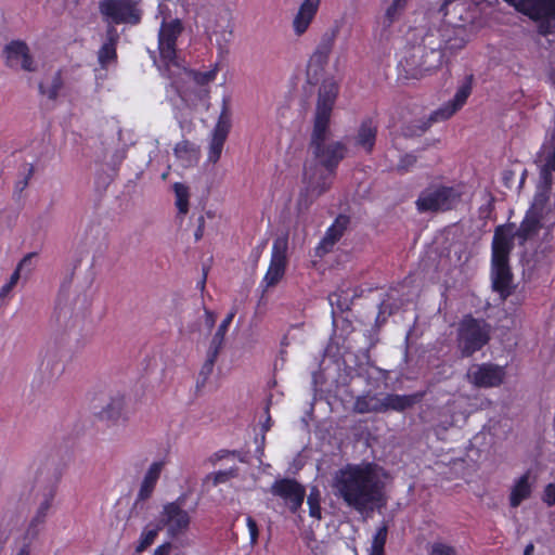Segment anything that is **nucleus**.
<instances>
[{
    "mask_svg": "<svg viewBox=\"0 0 555 555\" xmlns=\"http://www.w3.org/2000/svg\"><path fill=\"white\" fill-rule=\"evenodd\" d=\"M164 465L165 463L163 461L154 462L151 464L142 480L134 506H137L139 502L145 501L152 495Z\"/></svg>",
    "mask_w": 555,
    "mask_h": 555,
    "instance_id": "nucleus-24",
    "label": "nucleus"
},
{
    "mask_svg": "<svg viewBox=\"0 0 555 555\" xmlns=\"http://www.w3.org/2000/svg\"><path fill=\"white\" fill-rule=\"evenodd\" d=\"M328 300L332 307H336L341 312L349 309L348 298L339 293L331 294Z\"/></svg>",
    "mask_w": 555,
    "mask_h": 555,
    "instance_id": "nucleus-47",
    "label": "nucleus"
},
{
    "mask_svg": "<svg viewBox=\"0 0 555 555\" xmlns=\"http://www.w3.org/2000/svg\"><path fill=\"white\" fill-rule=\"evenodd\" d=\"M46 516L35 513L29 521L26 534L30 538H36L40 531V527L46 522Z\"/></svg>",
    "mask_w": 555,
    "mask_h": 555,
    "instance_id": "nucleus-44",
    "label": "nucleus"
},
{
    "mask_svg": "<svg viewBox=\"0 0 555 555\" xmlns=\"http://www.w3.org/2000/svg\"><path fill=\"white\" fill-rule=\"evenodd\" d=\"M426 551L427 555H459V551L454 545L441 539L428 543Z\"/></svg>",
    "mask_w": 555,
    "mask_h": 555,
    "instance_id": "nucleus-35",
    "label": "nucleus"
},
{
    "mask_svg": "<svg viewBox=\"0 0 555 555\" xmlns=\"http://www.w3.org/2000/svg\"><path fill=\"white\" fill-rule=\"evenodd\" d=\"M125 408V398L122 396H116L111 398L106 405L100 412V416L103 420L116 421L120 417Z\"/></svg>",
    "mask_w": 555,
    "mask_h": 555,
    "instance_id": "nucleus-31",
    "label": "nucleus"
},
{
    "mask_svg": "<svg viewBox=\"0 0 555 555\" xmlns=\"http://www.w3.org/2000/svg\"><path fill=\"white\" fill-rule=\"evenodd\" d=\"M230 454L235 455L236 452L235 451L230 452L228 450H221V451L217 452L215 454V456H216V460H222V459L227 457Z\"/></svg>",
    "mask_w": 555,
    "mask_h": 555,
    "instance_id": "nucleus-59",
    "label": "nucleus"
},
{
    "mask_svg": "<svg viewBox=\"0 0 555 555\" xmlns=\"http://www.w3.org/2000/svg\"><path fill=\"white\" fill-rule=\"evenodd\" d=\"M421 399V393H387L380 398L377 393L367 391L354 399L352 412L356 414L387 413L389 411L403 412L414 406Z\"/></svg>",
    "mask_w": 555,
    "mask_h": 555,
    "instance_id": "nucleus-5",
    "label": "nucleus"
},
{
    "mask_svg": "<svg viewBox=\"0 0 555 555\" xmlns=\"http://www.w3.org/2000/svg\"><path fill=\"white\" fill-rule=\"evenodd\" d=\"M470 81L472 76L467 77V81L457 89L454 98L450 102L434 112L430 115L428 121L422 122V126H420L421 132H425L430 127L433 121L446 120L450 118L464 105L472 91Z\"/></svg>",
    "mask_w": 555,
    "mask_h": 555,
    "instance_id": "nucleus-17",
    "label": "nucleus"
},
{
    "mask_svg": "<svg viewBox=\"0 0 555 555\" xmlns=\"http://www.w3.org/2000/svg\"><path fill=\"white\" fill-rule=\"evenodd\" d=\"M17 555H29V552H28L27 547L25 546V547L20 550Z\"/></svg>",
    "mask_w": 555,
    "mask_h": 555,
    "instance_id": "nucleus-63",
    "label": "nucleus"
},
{
    "mask_svg": "<svg viewBox=\"0 0 555 555\" xmlns=\"http://www.w3.org/2000/svg\"><path fill=\"white\" fill-rule=\"evenodd\" d=\"M377 126L372 119H365L361 122L354 137V144L366 153H371L375 145Z\"/></svg>",
    "mask_w": 555,
    "mask_h": 555,
    "instance_id": "nucleus-27",
    "label": "nucleus"
},
{
    "mask_svg": "<svg viewBox=\"0 0 555 555\" xmlns=\"http://www.w3.org/2000/svg\"><path fill=\"white\" fill-rule=\"evenodd\" d=\"M21 278V274H18V271H14L9 280L8 283H5L1 289H0V300L7 298L13 287L17 284L18 280Z\"/></svg>",
    "mask_w": 555,
    "mask_h": 555,
    "instance_id": "nucleus-49",
    "label": "nucleus"
},
{
    "mask_svg": "<svg viewBox=\"0 0 555 555\" xmlns=\"http://www.w3.org/2000/svg\"><path fill=\"white\" fill-rule=\"evenodd\" d=\"M51 506H52L51 503H46V502L39 501V505L36 509V513L47 517Z\"/></svg>",
    "mask_w": 555,
    "mask_h": 555,
    "instance_id": "nucleus-56",
    "label": "nucleus"
},
{
    "mask_svg": "<svg viewBox=\"0 0 555 555\" xmlns=\"http://www.w3.org/2000/svg\"><path fill=\"white\" fill-rule=\"evenodd\" d=\"M184 502V496H180L176 501L165 504L159 514L158 524L162 529L166 528L170 538L184 534L190 527L191 517L183 508Z\"/></svg>",
    "mask_w": 555,
    "mask_h": 555,
    "instance_id": "nucleus-12",
    "label": "nucleus"
},
{
    "mask_svg": "<svg viewBox=\"0 0 555 555\" xmlns=\"http://www.w3.org/2000/svg\"><path fill=\"white\" fill-rule=\"evenodd\" d=\"M309 505V514L311 517L321 519V506H320V492L317 488H313L307 498Z\"/></svg>",
    "mask_w": 555,
    "mask_h": 555,
    "instance_id": "nucleus-42",
    "label": "nucleus"
},
{
    "mask_svg": "<svg viewBox=\"0 0 555 555\" xmlns=\"http://www.w3.org/2000/svg\"><path fill=\"white\" fill-rule=\"evenodd\" d=\"M36 254L29 253L25 255L22 260L18 262L16 269L14 271H18V274H21L22 270L24 268H28V270H31V259L35 257Z\"/></svg>",
    "mask_w": 555,
    "mask_h": 555,
    "instance_id": "nucleus-53",
    "label": "nucleus"
},
{
    "mask_svg": "<svg viewBox=\"0 0 555 555\" xmlns=\"http://www.w3.org/2000/svg\"><path fill=\"white\" fill-rule=\"evenodd\" d=\"M348 224L349 218L347 216L339 215L335 222L327 229L324 237L318 246V250L328 253L334 244L343 236Z\"/></svg>",
    "mask_w": 555,
    "mask_h": 555,
    "instance_id": "nucleus-26",
    "label": "nucleus"
},
{
    "mask_svg": "<svg viewBox=\"0 0 555 555\" xmlns=\"http://www.w3.org/2000/svg\"><path fill=\"white\" fill-rule=\"evenodd\" d=\"M504 369L491 363L473 365L467 372L468 380L477 387H498L503 383Z\"/></svg>",
    "mask_w": 555,
    "mask_h": 555,
    "instance_id": "nucleus-16",
    "label": "nucleus"
},
{
    "mask_svg": "<svg viewBox=\"0 0 555 555\" xmlns=\"http://www.w3.org/2000/svg\"><path fill=\"white\" fill-rule=\"evenodd\" d=\"M442 57L440 47L428 49L424 43L410 48L400 64L409 76L418 78L439 67Z\"/></svg>",
    "mask_w": 555,
    "mask_h": 555,
    "instance_id": "nucleus-7",
    "label": "nucleus"
},
{
    "mask_svg": "<svg viewBox=\"0 0 555 555\" xmlns=\"http://www.w3.org/2000/svg\"><path fill=\"white\" fill-rule=\"evenodd\" d=\"M461 201V192L452 186H431L424 190L416 199L420 212L446 211L454 208Z\"/></svg>",
    "mask_w": 555,
    "mask_h": 555,
    "instance_id": "nucleus-9",
    "label": "nucleus"
},
{
    "mask_svg": "<svg viewBox=\"0 0 555 555\" xmlns=\"http://www.w3.org/2000/svg\"><path fill=\"white\" fill-rule=\"evenodd\" d=\"M338 90V83L333 76L322 81L318 92L313 125H330V118Z\"/></svg>",
    "mask_w": 555,
    "mask_h": 555,
    "instance_id": "nucleus-14",
    "label": "nucleus"
},
{
    "mask_svg": "<svg viewBox=\"0 0 555 555\" xmlns=\"http://www.w3.org/2000/svg\"><path fill=\"white\" fill-rule=\"evenodd\" d=\"M23 169L26 172V175L22 180L17 181L15 184V191L18 193L23 192L27 188L29 179L33 177L35 170L31 164H25L23 166Z\"/></svg>",
    "mask_w": 555,
    "mask_h": 555,
    "instance_id": "nucleus-48",
    "label": "nucleus"
},
{
    "mask_svg": "<svg viewBox=\"0 0 555 555\" xmlns=\"http://www.w3.org/2000/svg\"><path fill=\"white\" fill-rule=\"evenodd\" d=\"M88 306L86 295H72L62 291L51 319L54 335L61 336L62 340L78 335Z\"/></svg>",
    "mask_w": 555,
    "mask_h": 555,
    "instance_id": "nucleus-4",
    "label": "nucleus"
},
{
    "mask_svg": "<svg viewBox=\"0 0 555 555\" xmlns=\"http://www.w3.org/2000/svg\"><path fill=\"white\" fill-rule=\"evenodd\" d=\"M160 529L162 527L159 524H157L154 528L146 527L141 533L139 543L135 547V552L140 554L149 546H151Z\"/></svg>",
    "mask_w": 555,
    "mask_h": 555,
    "instance_id": "nucleus-38",
    "label": "nucleus"
},
{
    "mask_svg": "<svg viewBox=\"0 0 555 555\" xmlns=\"http://www.w3.org/2000/svg\"><path fill=\"white\" fill-rule=\"evenodd\" d=\"M534 480L535 478L532 477L530 470L515 480L509 494V505L512 507L519 506L522 501L530 498Z\"/></svg>",
    "mask_w": 555,
    "mask_h": 555,
    "instance_id": "nucleus-23",
    "label": "nucleus"
},
{
    "mask_svg": "<svg viewBox=\"0 0 555 555\" xmlns=\"http://www.w3.org/2000/svg\"><path fill=\"white\" fill-rule=\"evenodd\" d=\"M388 534L387 524H383L373 537L371 550L369 555H384V547Z\"/></svg>",
    "mask_w": 555,
    "mask_h": 555,
    "instance_id": "nucleus-36",
    "label": "nucleus"
},
{
    "mask_svg": "<svg viewBox=\"0 0 555 555\" xmlns=\"http://www.w3.org/2000/svg\"><path fill=\"white\" fill-rule=\"evenodd\" d=\"M270 491L273 495L281 498L292 513H296L301 507L306 496V488L292 478L275 480Z\"/></svg>",
    "mask_w": 555,
    "mask_h": 555,
    "instance_id": "nucleus-15",
    "label": "nucleus"
},
{
    "mask_svg": "<svg viewBox=\"0 0 555 555\" xmlns=\"http://www.w3.org/2000/svg\"><path fill=\"white\" fill-rule=\"evenodd\" d=\"M333 487L335 494L359 513L372 512L383 499V481L371 464L339 469Z\"/></svg>",
    "mask_w": 555,
    "mask_h": 555,
    "instance_id": "nucleus-2",
    "label": "nucleus"
},
{
    "mask_svg": "<svg viewBox=\"0 0 555 555\" xmlns=\"http://www.w3.org/2000/svg\"><path fill=\"white\" fill-rule=\"evenodd\" d=\"M287 248L288 242L286 237L280 236L274 240L270 266L262 281L264 285L263 292L275 286L284 276L287 264Z\"/></svg>",
    "mask_w": 555,
    "mask_h": 555,
    "instance_id": "nucleus-13",
    "label": "nucleus"
},
{
    "mask_svg": "<svg viewBox=\"0 0 555 555\" xmlns=\"http://www.w3.org/2000/svg\"><path fill=\"white\" fill-rule=\"evenodd\" d=\"M216 42L219 48L221 54H227L229 52V43L233 38V30L230 27H225L220 31L215 33Z\"/></svg>",
    "mask_w": 555,
    "mask_h": 555,
    "instance_id": "nucleus-41",
    "label": "nucleus"
},
{
    "mask_svg": "<svg viewBox=\"0 0 555 555\" xmlns=\"http://www.w3.org/2000/svg\"><path fill=\"white\" fill-rule=\"evenodd\" d=\"M238 469L236 467L230 468L228 470H219L216 473H210L206 476L207 481H211L212 485L216 487L220 483H225L230 479L237 477Z\"/></svg>",
    "mask_w": 555,
    "mask_h": 555,
    "instance_id": "nucleus-39",
    "label": "nucleus"
},
{
    "mask_svg": "<svg viewBox=\"0 0 555 555\" xmlns=\"http://www.w3.org/2000/svg\"><path fill=\"white\" fill-rule=\"evenodd\" d=\"M193 79L197 85L204 86L212 81L216 77V70H208V72H193L192 73Z\"/></svg>",
    "mask_w": 555,
    "mask_h": 555,
    "instance_id": "nucleus-50",
    "label": "nucleus"
},
{
    "mask_svg": "<svg viewBox=\"0 0 555 555\" xmlns=\"http://www.w3.org/2000/svg\"><path fill=\"white\" fill-rule=\"evenodd\" d=\"M533 20L555 18V0H505Z\"/></svg>",
    "mask_w": 555,
    "mask_h": 555,
    "instance_id": "nucleus-20",
    "label": "nucleus"
},
{
    "mask_svg": "<svg viewBox=\"0 0 555 555\" xmlns=\"http://www.w3.org/2000/svg\"><path fill=\"white\" fill-rule=\"evenodd\" d=\"M219 352L208 349L207 356L204 364L202 365V369L198 374V380H197V388L204 387L206 382L208 380L209 376L211 375L214 371V366L216 363V360L218 358Z\"/></svg>",
    "mask_w": 555,
    "mask_h": 555,
    "instance_id": "nucleus-33",
    "label": "nucleus"
},
{
    "mask_svg": "<svg viewBox=\"0 0 555 555\" xmlns=\"http://www.w3.org/2000/svg\"><path fill=\"white\" fill-rule=\"evenodd\" d=\"M321 0H304L293 18L292 27L294 34L298 37L302 36L314 21L319 11Z\"/></svg>",
    "mask_w": 555,
    "mask_h": 555,
    "instance_id": "nucleus-22",
    "label": "nucleus"
},
{
    "mask_svg": "<svg viewBox=\"0 0 555 555\" xmlns=\"http://www.w3.org/2000/svg\"><path fill=\"white\" fill-rule=\"evenodd\" d=\"M205 317H206V325L207 327L210 330L214 327L215 325V322H216V317L212 312L208 311V310H205Z\"/></svg>",
    "mask_w": 555,
    "mask_h": 555,
    "instance_id": "nucleus-58",
    "label": "nucleus"
},
{
    "mask_svg": "<svg viewBox=\"0 0 555 555\" xmlns=\"http://www.w3.org/2000/svg\"><path fill=\"white\" fill-rule=\"evenodd\" d=\"M450 2H451V0H444V1H443V3H442V5H441V8H440V10H439V11H440V12H442L444 15L447 14V13L444 12V9H446V7H447Z\"/></svg>",
    "mask_w": 555,
    "mask_h": 555,
    "instance_id": "nucleus-61",
    "label": "nucleus"
},
{
    "mask_svg": "<svg viewBox=\"0 0 555 555\" xmlns=\"http://www.w3.org/2000/svg\"><path fill=\"white\" fill-rule=\"evenodd\" d=\"M542 500L547 506L555 505V483H548L544 488Z\"/></svg>",
    "mask_w": 555,
    "mask_h": 555,
    "instance_id": "nucleus-51",
    "label": "nucleus"
},
{
    "mask_svg": "<svg viewBox=\"0 0 555 555\" xmlns=\"http://www.w3.org/2000/svg\"><path fill=\"white\" fill-rule=\"evenodd\" d=\"M5 64L14 69L21 68L26 72H35L36 65L30 55L29 48L24 41H12L3 49Z\"/></svg>",
    "mask_w": 555,
    "mask_h": 555,
    "instance_id": "nucleus-19",
    "label": "nucleus"
},
{
    "mask_svg": "<svg viewBox=\"0 0 555 555\" xmlns=\"http://www.w3.org/2000/svg\"><path fill=\"white\" fill-rule=\"evenodd\" d=\"M175 155L178 158H183L186 160H191L197 156V149L196 146L189 142V141H182L179 142L175 147Z\"/></svg>",
    "mask_w": 555,
    "mask_h": 555,
    "instance_id": "nucleus-40",
    "label": "nucleus"
},
{
    "mask_svg": "<svg viewBox=\"0 0 555 555\" xmlns=\"http://www.w3.org/2000/svg\"><path fill=\"white\" fill-rule=\"evenodd\" d=\"M173 191L176 196V207L178 208L179 214L186 215L189 211V198H190V190L189 186L181 182H176L173 184Z\"/></svg>",
    "mask_w": 555,
    "mask_h": 555,
    "instance_id": "nucleus-34",
    "label": "nucleus"
},
{
    "mask_svg": "<svg viewBox=\"0 0 555 555\" xmlns=\"http://www.w3.org/2000/svg\"><path fill=\"white\" fill-rule=\"evenodd\" d=\"M99 10L114 24L137 25L142 17L140 0H101Z\"/></svg>",
    "mask_w": 555,
    "mask_h": 555,
    "instance_id": "nucleus-11",
    "label": "nucleus"
},
{
    "mask_svg": "<svg viewBox=\"0 0 555 555\" xmlns=\"http://www.w3.org/2000/svg\"><path fill=\"white\" fill-rule=\"evenodd\" d=\"M514 178H515L514 171H512V170L504 171L503 172V182H504L505 186L511 188Z\"/></svg>",
    "mask_w": 555,
    "mask_h": 555,
    "instance_id": "nucleus-57",
    "label": "nucleus"
},
{
    "mask_svg": "<svg viewBox=\"0 0 555 555\" xmlns=\"http://www.w3.org/2000/svg\"><path fill=\"white\" fill-rule=\"evenodd\" d=\"M393 23V21L384 18L382 16L378 17L376 21V27L374 29L375 39L378 40L380 43L387 42L390 39L391 27Z\"/></svg>",
    "mask_w": 555,
    "mask_h": 555,
    "instance_id": "nucleus-37",
    "label": "nucleus"
},
{
    "mask_svg": "<svg viewBox=\"0 0 555 555\" xmlns=\"http://www.w3.org/2000/svg\"><path fill=\"white\" fill-rule=\"evenodd\" d=\"M230 96H223L221 113L218 121L214 128L212 137L225 139L231 128V108H230Z\"/></svg>",
    "mask_w": 555,
    "mask_h": 555,
    "instance_id": "nucleus-28",
    "label": "nucleus"
},
{
    "mask_svg": "<svg viewBox=\"0 0 555 555\" xmlns=\"http://www.w3.org/2000/svg\"><path fill=\"white\" fill-rule=\"evenodd\" d=\"M204 229H205V218L204 216H199L197 218V228L194 233L195 240L199 241L204 235Z\"/></svg>",
    "mask_w": 555,
    "mask_h": 555,
    "instance_id": "nucleus-54",
    "label": "nucleus"
},
{
    "mask_svg": "<svg viewBox=\"0 0 555 555\" xmlns=\"http://www.w3.org/2000/svg\"><path fill=\"white\" fill-rule=\"evenodd\" d=\"M491 338V325L483 319L465 315L457 325L456 345L462 357H472Z\"/></svg>",
    "mask_w": 555,
    "mask_h": 555,
    "instance_id": "nucleus-6",
    "label": "nucleus"
},
{
    "mask_svg": "<svg viewBox=\"0 0 555 555\" xmlns=\"http://www.w3.org/2000/svg\"><path fill=\"white\" fill-rule=\"evenodd\" d=\"M246 522H247V527H248L249 534H250V543H251V545H255L257 543L258 535H259L257 522L250 516L247 517Z\"/></svg>",
    "mask_w": 555,
    "mask_h": 555,
    "instance_id": "nucleus-52",
    "label": "nucleus"
},
{
    "mask_svg": "<svg viewBox=\"0 0 555 555\" xmlns=\"http://www.w3.org/2000/svg\"><path fill=\"white\" fill-rule=\"evenodd\" d=\"M39 371L48 380L56 379L64 371L62 348L48 341L40 353Z\"/></svg>",
    "mask_w": 555,
    "mask_h": 555,
    "instance_id": "nucleus-18",
    "label": "nucleus"
},
{
    "mask_svg": "<svg viewBox=\"0 0 555 555\" xmlns=\"http://www.w3.org/2000/svg\"><path fill=\"white\" fill-rule=\"evenodd\" d=\"M62 88L63 79L60 72H54L51 76L47 77L39 83L40 94L53 101L56 100Z\"/></svg>",
    "mask_w": 555,
    "mask_h": 555,
    "instance_id": "nucleus-29",
    "label": "nucleus"
},
{
    "mask_svg": "<svg viewBox=\"0 0 555 555\" xmlns=\"http://www.w3.org/2000/svg\"><path fill=\"white\" fill-rule=\"evenodd\" d=\"M309 150L318 164L305 166L306 188L298 199V206L305 208L330 189L335 169L347 153L343 142L331 140L330 125H313Z\"/></svg>",
    "mask_w": 555,
    "mask_h": 555,
    "instance_id": "nucleus-1",
    "label": "nucleus"
},
{
    "mask_svg": "<svg viewBox=\"0 0 555 555\" xmlns=\"http://www.w3.org/2000/svg\"><path fill=\"white\" fill-rule=\"evenodd\" d=\"M340 24L335 22L321 36L315 49L309 57L307 65V77L309 82L317 83L324 74L330 56L334 50L336 40L340 33Z\"/></svg>",
    "mask_w": 555,
    "mask_h": 555,
    "instance_id": "nucleus-8",
    "label": "nucleus"
},
{
    "mask_svg": "<svg viewBox=\"0 0 555 555\" xmlns=\"http://www.w3.org/2000/svg\"><path fill=\"white\" fill-rule=\"evenodd\" d=\"M224 142L225 139L217 137L211 138L208 151V162L216 164L220 159Z\"/></svg>",
    "mask_w": 555,
    "mask_h": 555,
    "instance_id": "nucleus-43",
    "label": "nucleus"
},
{
    "mask_svg": "<svg viewBox=\"0 0 555 555\" xmlns=\"http://www.w3.org/2000/svg\"><path fill=\"white\" fill-rule=\"evenodd\" d=\"M234 315H235V311H231L225 317V319L220 323V325L218 326V330L216 331V333L210 341L208 349H211V350L215 349V351L220 352V350L222 349L223 343H224L225 333H227L229 325L231 324Z\"/></svg>",
    "mask_w": 555,
    "mask_h": 555,
    "instance_id": "nucleus-32",
    "label": "nucleus"
},
{
    "mask_svg": "<svg viewBox=\"0 0 555 555\" xmlns=\"http://www.w3.org/2000/svg\"><path fill=\"white\" fill-rule=\"evenodd\" d=\"M392 1L402 5L403 8H405L409 0H392Z\"/></svg>",
    "mask_w": 555,
    "mask_h": 555,
    "instance_id": "nucleus-64",
    "label": "nucleus"
},
{
    "mask_svg": "<svg viewBox=\"0 0 555 555\" xmlns=\"http://www.w3.org/2000/svg\"><path fill=\"white\" fill-rule=\"evenodd\" d=\"M171 551V544L169 542L159 545L155 551L154 555H168Z\"/></svg>",
    "mask_w": 555,
    "mask_h": 555,
    "instance_id": "nucleus-55",
    "label": "nucleus"
},
{
    "mask_svg": "<svg viewBox=\"0 0 555 555\" xmlns=\"http://www.w3.org/2000/svg\"><path fill=\"white\" fill-rule=\"evenodd\" d=\"M95 162L111 170H117L126 157V149L114 142L101 141L93 152Z\"/></svg>",
    "mask_w": 555,
    "mask_h": 555,
    "instance_id": "nucleus-21",
    "label": "nucleus"
},
{
    "mask_svg": "<svg viewBox=\"0 0 555 555\" xmlns=\"http://www.w3.org/2000/svg\"><path fill=\"white\" fill-rule=\"evenodd\" d=\"M541 220L542 218L527 211L525 219L514 234L508 233L501 227L494 232L491 260L492 287L504 299L512 294L513 289V274L508 266V257L513 248V238L517 237L521 244L525 243L538 233L541 228Z\"/></svg>",
    "mask_w": 555,
    "mask_h": 555,
    "instance_id": "nucleus-3",
    "label": "nucleus"
},
{
    "mask_svg": "<svg viewBox=\"0 0 555 555\" xmlns=\"http://www.w3.org/2000/svg\"><path fill=\"white\" fill-rule=\"evenodd\" d=\"M417 162V157L414 154H404L400 157V160L396 167L399 173L408 172Z\"/></svg>",
    "mask_w": 555,
    "mask_h": 555,
    "instance_id": "nucleus-45",
    "label": "nucleus"
},
{
    "mask_svg": "<svg viewBox=\"0 0 555 555\" xmlns=\"http://www.w3.org/2000/svg\"><path fill=\"white\" fill-rule=\"evenodd\" d=\"M37 488L36 496L38 500L52 504L57 491V479L53 476H49L43 479L38 478Z\"/></svg>",
    "mask_w": 555,
    "mask_h": 555,
    "instance_id": "nucleus-30",
    "label": "nucleus"
},
{
    "mask_svg": "<svg viewBox=\"0 0 555 555\" xmlns=\"http://www.w3.org/2000/svg\"><path fill=\"white\" fill-rule=\"evenodd\" d=\"M271 418L268 416L266 424H263V430L267 431L270 428Z\"/></svg>",
    "mask_w": 555,
    "mask_h": 555,
    "instance_id": "nucleus-62",
    "label": "nucleus"
},
{
    "mask_svg": "<svg viewBox=\"0 0 555 555\" xmlns=\"http://www.w3.org/2000/svg\"><path fill=\"white\" fill-rule=\"evenodd\" d=\"M183 30V25L180 20L176 18L168 23L163 22L158 34V49L160 62L163 63L164 70L167 72L168 77L171 73V67L181 69L176 51V42L178 37Z\"/></svg>",
    "mask_w": 555,
    "mask_h": 555,
    "instance_id": "nucleus-10",
    "label": "nucleus"
},
{
    "mask_svg": "<svg viewBox=\"0 0 555 555\" xmlns=\"http://www.w3.org/2000/svg\"><path fill=\"white\" fill-rule=\"evenodd\" d=\"M119 39L118 33L114 26H109L106 30V41L102 44L98 52V61L102 68H106L117 59L116 44Z\"/></svg>",
    "mask_w": 555,
    "mask_h": 555,
    "instance_id": "nucleus-25",
    "label": "nucleus"
},
{
    "mask_svg": "<svg viewBox=\"0 0 555 555\" xmlns=\"http://www.w3.org/2000/svg\"><path fill=\"white\" fill-rule=\"evenodd\" d=\"M533 551H534V545L532 543H529L525 550H524V555H532L533 554Z\"/></svg>",
    "mask_w": 555,
    "mask_h": 555,
    "instance_id": "nucleus-60",
    "label": "nucleus"
},
{
    "mask_svg": "<svg viewBox=\"0 0 555 555\" xmlns=\"http://www.w3.org/2000/svg\"><path fill=\"white\" fill-rule=\"evenodd\" d=\"M405 8L391 1L382 17L396 22Z\"/></svg>",
    "mask_w": 555,
    "mask_h": 555,
    "instance_id": "nucleus-46",
    "label": "nucleus"
}]
</instances>
